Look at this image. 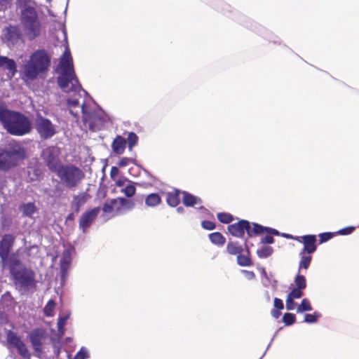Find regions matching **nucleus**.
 I'll use <instances>...</instances> for the list:
<instances>
[{
    "mask_svg": "<svg viewBox=\"0 0 359 359\" xmlns=\"http://www.w3.org/2000/svg\"><path fill=\"white\" fill-rule=\"evenodd\" d=\"M59 74L57 83L66 93H72L73 95L67 100L69 112L74 117H77L80 112L83 115V120L87 121L90 118V114L87 109V92L82 89L81 84L74 70L73 60L70 51L66 48L56 69Z\"/></svg>",
    "mask_w": 359,
    "mask_h": 359,
    "instance_id": "obj_1",
    "label": "nucleus"
},
{
    "mask_svg": "<svg viewBox=\"0 0 359 359\" xmlns=\"http://www.w3.org/2000/svg\"><path fill=\"white\" fill-rule=\"evenodd\" d=\"M50 66V55L45 50H36L20 65V74L23 80L34 81L48 72Z\"/></svg>",
    "mask_w": 359,
    "mask_h": 359,
    "instance_id": "obj_2",
    "label": "nucleus"
},
{
    "mask_svg": "<svg viewBox=\"0 0 359 359\" xmlns=\"http://www.w3.org/2000/svg\"><path fill=\"white\" fill-rule=\"evenodd\" d=\"M0 122L4 128L11 135L22 136L32 130L31 122L24 114L8 109L0 104Z\"/></svg>",
    "mask_w": 359,
    "mask_h": 359,
    "instance_id": "obj_3",
    "label": "nucleus"
},
{
    "mask_svg": "<svg viewBox=\"0 0 359 359\" xmlns=\"http://www.w3.org/2000/svg\"><path fill=\"white\" fill-rule=\"evenodd\" d=\"M20 21L24 34L30 41L41 34V25L36 9L31 6H25L21 11Z\"/></svg>",
    "mask_w": 359,
    "mask_h": 359,
    "instance_id": "obj_4",
    "label": "nucleus"
},
{
    "mask_svg": "<svg viewBox=\"0 0 359 359\" xmlns=\"http://www.w3.org/2000/svg\"><path fill=\"white\" fill-rule=\"evenodd\" d=\"M25 149L18 142H13L6 149H0V170H8L25 158Z\"/></svg>",
    "mask_w": 359,
    "mask_h": 359,
    "instance_id": "obj_5",
    "label": "nucleus"
},
{
    "mask_svg": "<svg viewBox=\"0 0 359 359\" xmlns=\"http://www.w3.org/2000/svg\"><path fill=\"white\" fill-rule=\"evenodd\" d=\"M228 230L232 236L238 238H242L244 236L245 231H247L250 237L252 236L254 234H262L264 232L279 235V231L275 229L263 226L257 223L250 224V223L246 220H241L237 223L229 225Z\"/></svg>",
    "mask_w": 359,
    "mask_h": 359,
    "instance_id": "obj_6",
    "label": "nucleus"
},
{
    "mask_svg": "<svg viewBox=\"0 0 359 359\" xmlns=\"http://www.w3.org/2000/svg\"><path fill=\"white\" fill-rule=\"evenodd\" d=\"M55 172L62 184L68 189L76 187L85 177L83 172L72 164L62 165Z\"/></svg>",
    "mask_w": 359,
    "mask_h": 359,
    "instance_id": "obj_7",
    "label": "nucleus"
},
{
    "mask_svg": "<svg viewBox=\"0 0 359 359\" xmlns=\"http://www.w3.org/2000/svg\"><path fill=\"white\" fill-rule=\"evenodd\" d=\"M12 276L16 288L22 293L32 291L36 287L34 273L29 269L22 268Z\"/></svg>",
    "mask_w": 359,
    "mask_h": 359,
    "instance_id": "obj_8",
    "label": "nucleus"
},
{
    "mask_svg": "<svg viewBox=\"0 0 359 359\" xmlns=\"http://www.w3.org/2000/svg\"><path fill=\"white\" fill-rule=\"evenodd\" d=\"M46 330L41 327L33 329L28 334V339L34 350V355L40 358L43 353V345L48 339Z\"/></svg>",
    "mask_w": 359,
    "mask_h": 359,
    "instance_id": "obj_9",
    "label": "nucleus"
},
{
    "mask_svg": "<svg viewBox=\"0 0 359 359\" xmlns=\"http://www.w3.org/2000/svg\"><path fill=\"white\" fill-rule=\"evenodd\" d=\"M35 128L41 138L43 140L50 139L56 133L55 125L41 114L36 116Z\"/></svg>",
    "mask_w": 359,
    "mask_h": 359,
    "instance_id": "obj_10",
    "label": "nucleus"
},
{
    "mask_svg": "<svg viewBox=\"0 0 359 359\" xmlns=\"http://www.w3.org/2000/svg\"><path fill=\"white\" fill-rule=\"evenodd\" d=\"M6 339L8 345L17 350L18 353L23 359H31V353L22 340L21 337L12 330H8L6 333Z\"/></svg>",
    "mask_w": 359,
    "mask_h": 359,
    "instance_id": "obj_11",
    "label": "nucleus"
},
{
    "mask_svg": "<svg viewBox=\"0 0 359 359\" xmlns=\"http://www.w3.org/2000/svg\"><path fill=\"white\" fill-rule=\"evenodd\" d=\"M59 150L55 147H49L43 150L41 157L46 162L49 170L55 172L62 165L58 158Z\"/></svg>",
    "mask_w": 359,
    "mask_h": 359,
    "instance_id": "obj_12",
    "label": "nucleus"
},
{
    "mask_svg": "<svg viewBox=\"0 0 359 359\" xmlns=\"http://www.w3.org/2000/svg\"><path fill=\"white\" fill-rule=\"evenodd\" d=\"M100 208H94L83 212L79 218V229L83 233H86L91 226L98 214L100 213Z\"/></svg>",
    "mask_w": 359,
    "mask_h": 359,
    "instance_id": "obj_13",
    "label": "nucleus"
},
{
    "mask_svg": "<svg viewBox=\"0 0 359 359\" xmlns=\"http://www.w3.org/2000/svg\"><path fill=\"white\" fill-rule=\"evenodd\" d=\"M182 194V203L185 206L195 208L196 210L201 211L203 214H205L208 212V210L203 205L202 200L199 197L194 196L186 191H183Z\"/></svg>",
    "mask_w": 359,
    "mask_h": 359,
    "instance_id": "obj_14",
    "label": "nucleus"
},
{
    "mask_svg": "<svg viewBox=\"0 0 359 359\" xmlns=\"http://www.w3.org/2000/svg\"><path fill=\"white\" fill-rule=\"evenodd\" d=\"M1 263L3 267H8L11 274L13 276L15 273L25 268L15 255H8L5 259H1Z\"/></svg>",
    "mask_w": 359,
    "mask_h": 359,
    "instance_id": "obj_15",
    "label": "nucleus"
},
{
    "mask_svg": "<svg viewBox=\"0 0 359 359\" xmlns=\"http://www.w3.org/2000/svg\"><path fill=\"white\" fill-rule=\"evenodd\" d=\"M0 70L8 71L7 77L11 79L18 72L17 64L13 59L6 56H0Z\"/></svg>",
    "mask_w": 359,
    "mask_h": 359,
    "instance_id": "obj_16",
    "label": "nucleus"
},
{
    "mask_svg": "<svg viewBox=\"0 0 359 359\" xmlns=\"http://www.w3.org/2000/svg\"><path fill=\"white\" fill-rule=\"evenodd\" d=\"M15 241V236L11 234L4 235L0 240V258L5 259L10 255Z\"/></svg>",
    "mask_w": 359,
    "mask_h": 359,
    "instance_id": "obj_17",
    "label": "nucleus"
},
{
    "mask_svg": "<svg viewBox=\"0 0 359 359\" xmlns=\"http://www.w3.org/2000/svg\"><path fill=\"white\" fill-rule=\"evenodd\" d=\"M102 210L110 218L122 215L118 198L106 202L102 208Z\"/></svg>",
    "mask_w": 359,
    "mask_h": 359,
    "instance_id": "obj_18",
    "label": "nucleus"
},
{
    "mask_svg": "<svg viewBox=\"0 0 359 359\" xmlns=\"http://www.w3.org/2000/svg\"><path fill=\"white\" fill-rule=\"evenodd\" d=\"M73 249L68 248L66 249L61 257L60 259V273H61V277L62 280L65 281L67 269L69 268V266L72 262V252Z\"/></svg>",
    "mask_w": 359,
    "mask_h": 359,
    "instance_id": "obj_19",
    "label": "nucleus"
},
{
    "mask_svg": "<svg viewBox=\"0 0 359 359\" xmlns=\"http://www.w3.org/2000/svg\"><path fill=\"white\" fill-rule=\"evenodd\" d=\"M304 242L302 243L304 248L300 251V252H303L304 254L311 255L313 254L317 248L316 242L317 238L316 235L309 234L306 235V238L303 239Z\"/></svg>",
    "mask_w": 359,
    "mask_h": 359,
    "instance_id": "obj_20",
    "label": "nucleus"
},
{
    "mask_svg": "<svg viewBox=\"0 0 359 359\" xmlns=\"http://www.w3.org/2000/svg\"><path fill=\"white\" fill-rule=\"evenodd\" d=\"M4 36L7 41L14 45L20 40L21 33L18 27L9 26L5 30Z\"/></svg>",
    "mask_w": 359,
    "mask_h": 359,
    "instance_id": "obj_21",
    "label": "nucleus"
},
{
    "mask_svg": "<svg viewBox=\"0 0 359 359\" xmlns=\"http://www.w3.org/2000/svg\"><path fill=\"white\" fill-rule=\"evenodd\" d=\"M88 198V194L84 192L74 196L73 199L71 202V208L74 210L75 212L78 213L80 211L81 208L87 202Z\"/></svg>",
    "mask_w": 359,
    "mask_h": 359,
    "instance_id": "obj_22",
    "label": "nucleus"
},
{
    "mask_svg": "<svg viewBox=\"0 0 359 359\" xmlns=\"http://www.w3.org/2000/svg\"><path fill=\"white\" fill-rule=\"evenodd\" d=\"M126 147V140L121 135H117L113 140L111 149L116 154H122L124 153Z\"/></svg>",
    "mask_w": 359,
    "mask_h": 359,
    "instance_id": "obj_23",
    "label": "nucleus"
},
{
    "mask_svg": "<svg viewBox=\"0 0 359 359\" xmlns=\"http://www.w3.org/2000/svg\"><path fill=\"white\" fill-rule=\"evenodd\" d=\"M54 183L53 188L49 191H45V192L51 198H60L64 193V188L59 181L53 180Z\"/></svg>",
    "mask_w": 359,
    "mask_h": 359,
    "instance_id": "obj_24",
    "label": "nucleus"
},
{
    "mask_svg": "<svg viewBox=\"0 0 359 359\" xmlns=\"http://www.w3.org/2000/svg\"><path fill=\"white\" fill-rule=\"evenodd\" d=\"M299 267H298V272L300 273V271L302 269L307 270L311 264V255L309 254H304L303 252H299Z\"/></svg>",
    "mask_w": 359,
    "mask_h": 359,
    "instance_id": "obj_25",
    "label": "nucleus"
},
{
    "mask_svg": "<svg viewBox=\"0 0 359 359\" xmlns=\"http://www.w3.org/2000/svg\"><path fill=\"white\" fill-rule=\"evenodd\" d=\"M167 203L171 207H176L180 203L179 192L176 190L165 194Z\"/></svg>",
    "mask_w": 359,
    "mask_h": 359,
    "instance_id": "obj_26",
    "label": "nucleus"
},
{
    "mask_svg": "<svg viewBox=\"0 0 359 359\" xmlns=\"http://www.w3.org/2000/svg\"><path fill=\"white\" fill-rule=\"evenodd\" d=\"M20 210L24 216L32 217L36 211V208L34 203H27L20 205Z\"/></svg>",
    "mask_w": 359,
    "mask_h": 359,
    "instance_id": "obj_27",
    "label": "nucleus"
},
{
    "mask_svg": "<svg viewBox=\"0 0 359 359\" xmlns=\"http://www.w3.org/2000/svg\"><path fill=\"white\" fill-rule=\"evenodd\" d=\"M161 203V196L156 193L147 195L145 198V204L149 207H156Z\"/></svg>",
    "mask_w": 359,
    "mask_h": 359,
    "instance_id": "obj_28",
    "label": "nucleus"
},
{
    "mask_svg": "<svg viewBox=\"0 0 359 359\" xmlns=\"http://www.w3.org/2000/svg\"><path fill=\"white\" fill-rule=\"evenodd\" d=\"M118 203L121 208V213L124 214L126 211L133 208L135 203L130 199H126L123 197L118 198Z\"/></svg>",
    "mask_w": 359,
    "mask_h": 359,
    "instance_id": "obj_29",
    "label": "nucleus"
},
{
    "mask_svg": "<svg viewBox=\"0 0 359 359\" xmlns=\"http://www.w3.org/2000/svg\"><path fill=\"white\" fill-rule=\"evenodd\" d=\"M243 249L237 242H229L226 245V251L232 255H238L243 252Z\"/></svg>",
    "mask_w": 359,
    "mask_h": 359,
    "instance_id": "obj_30",
    "label": "nucleus"
},
{
    "mask_svg": "<svg viewBox=\"0 0 359 359\" xmlns=\"http://www.w3.org/2000/svg\"><path fill=\"white\" fill-rule=\"evenodd\" d=\"M210 241L217 245L222 246L225 243V238L219 232H214L209 234Z\"/></svg>",
    "mask_w": 359,
    "mask_h": 359,
    "instance_id": "obj_31",
    "label": "nucleus"
},
{
    "mask_svg": "<svg viewBox=\"0 0 359 359\" xmlns=\"http://www.w3.org/2000/svg\"><path fill=\"white\" fill-rule=\"evenodd\" d=\"M262 283L264 287H271L273 291L277 290V280L273 278L272 274H269L264 278H262Z\"/></svg>",
    "mask_w": 359,
    "mask_h": 359,
    "instance_id": "obj_32",
    "label": "nucleus"
},
{
    "mask_svg": "<svg viewBox=\"0 0 359 359\" xmlns=\"http://www.w3.org/2000/svg\"><path fill=\"white\" fill-rule=\"evenodd\" d=\"M313 310L310 301L305 298L303 299L301 304L298 305L297 308V312L298 313H302L306 311H311Z\"/></svg>",
    "mask_w": 359,
    "mask_h": 359,
    "instance_id": "obj_33",
    "label": "nucleus"
},
{
    "mask_svg": "<svg viewBox=\"0 0 359 359\" xmlns=\"http://www.w3.org/2000/svg\"><path fill=\"white\" fill-rule=\"evenodd\" d=\"M138 140L139 138L135 133L130 132L128 133L126 144H128L129 151H132L133 147L137 144Z\"/></svg>",
    "mask_w": 359,
    "mask_h": 359,
    "instance_id": "obj_34",
    "label": "nucleus"
},
{
    "mask_svg": "<svg viewBox=\"0 0 359 359\" xmlns=\"http://www.w3.org/2000/svg\"><path fill=\"white\" fill-rule=\"evenodd\" d=\"M273 252V248L270 246H263L257 250V255L259 258H267Z\"/></svg>",
    "mask_w": 359,
    "mask_h": 359,
    "instance_id": "obj_35",
    "label": "nucleus"
},
{
    "mask_svg": "<svg viewBox=\"0 0 359 359\" xmlns=\"http://www.w3.org/2000/svg\"><path fill=\"white\" fill-rule=\"evenodd\" d=\"M136 189L130 182H128L127 184L123 187L121 190V193H123L127 197H132L135 194Z\"/></svg>",
    "mask_w": 359,
    "mask_h": 359,
    "instance_id": "obj_36",
    "label": "nucleus"
},
{
    "mask_svg": "<svg viewBox=\"0 0 359 359\" xmlns=\"http://www.w3.org/2000/svg\"><path fill=\"white\" fill-rule=\"evenodd\" d=\"M321 317V314L317 311L313 313H307L304 316V322L306 323H315Z\"/></svg>",
    "mask_w": 359,
    "mask_h": 359,
    "instance_id": "obj_37",
    "label": "nucleus"
},
{
    "mask_svg": "<svg viewBox=\"0 0 359 359\" xmlns=\"http://www.w3.org/2000/svg\"><path fill=\"white\" fill-rule=\"evenodd\" d=\"M237 263L241 266H250L252 265V261L248 255H238L237 256Z\"/></svg>",
    "mask_w": 359,
    "mask_h": 359,
    "instance_id": "obj_38",
    "label": "nucleus"
},
{
    "mask_svg": "<svg viewBox=\"0 0 359 359\" xmlns=\"http://www.w3.org/2000/svg\"><path fill=\"white\" fill-rule=\"evenodd\" d=\"M294 283L297 288L304 290L306 287V282L304 276L299 274V272L294 278Z\"/></svg>",
    "mask_w": 359,
    "mask_h": 359,
    "instance_id": "obj_39",
    "label": "nucleus"
},
{
    "mask_svg": "<svg viewBox=\"0 0 359 359\" xmlns=\"http://www.w3.org/2000/svg\"><path fill=\"white\" fill-rule=\"evenodd\" d=\"M55 306V302L52 299L49 300L43 309L45 316L48 317L53 316Z\"/></svg>",
    "mask_w": 359,
    "mask_h": 359,
    "instance_id": "obj_40",
    "label": "nucleus"
},
{
    "mask_svg": "<svg viewBox=\"0 0 359 359\" xmlns=\"http://www.w3.org/2000/svg\"><path fill=\"white\" fill-rule=\"evenodd\" d=\"M90 357L89 350L85 347L82 346L80 350L76 353L74 359H87Z\"/></svg>",
    "mask_w": 359,
    "mask_h": 359,
    "instance_id": "obj_41",
    "label": "nucleus"
},
{
    "mask_svg": "<svg viewBox=\"0 0 359 359\" xmlns=\"http://www.w3.org/2000/svg\"><path fill=\"white\" fill-rule=\"evenodd\" d=\"M68 318H69V315L60 316L58 318L57 325V330H58L59 332L63 333V329H64V327H65Z\"/></svg>",
    "mask_w": 359,
    "mask_h": 359,
    "instance_id": "obj_42",
    "label": "nucleus"
},
{
    "mask_svg": "<svg viewBox=\"0 0 359 359\" xmlns=\"http://www.w3.org/2000/svg\"><path fill=\"white\" fill-rule=\"evenodd\" d=\"M296 320L295 315L290 313H286L284 314L283 317V321L285 325H292Z\"/></svg>",
    "mask_w": 359,
    "mask_h": 359,
    "instance_id": "obj_43",
    "label": "nucleus"
},
{
    "mask_svg": "<svg viewBox=\"0 0 359 359\" xmlns=\"http://www.w3.org/2000/svg\"><path fill=\"white\" fill-rule=\"evenodd\" d=\"M217 218L219 220V222H221L222 223H224V224H229L233 219V217L231 215H230L229 213H224V212L219 213L217 215Z\"/></svg>",
    "mask_w": 359,
    "mask_h": 359,
    "instance_id": "obj_44",
    "label": "nucleus"
},
{
    "mask_svg": "<svg viewBox=\"0 0 359 359\" xmlns=\"http://www.w3.org/2000/svg\"><path fill=\"white\" fill-rule=\"evenodd\" d=\"M303 290L294 287L292 290V291L287 294L292 299H299L303 295Z\"/></svg>",
    "mask_w": 359,
    "mask_h": 359,
    "instance_id": "obj_45",
    "label": "nucleus"
},
{
    "mask_svg": "<svg viewBox=\"0 0 359 359\" xmlns=\"http://www.w3.org/2000/svg\"><path fill=\"white\" fill-rule=\"evenodd\" d=\"M334 236V233L326 232L322 233L318 235L320 238V243H323L325 242L328 241Z\"/></svg>",
    "mask_w": 359,
    "mask_h": 359,
    "instance_id": "obj_46",
    "label": "nucleus"
},
{
    "mask_svg": "<svg viewBox=\"0 0 359 359\" xmlns=\"http://www.w3.org/2000/svg\"><path fill=\"white\" fill-rule=\"evenodd\" d=\"M355 229V226H350L340 229L335 233L339 235H349L353 233Z\"/></svg>",
    "mask_w": 359,
    "mask_h": 359,
    "instance_id": "obj_47",
    "label": "nucleus"
},
{
    "mask_svg": "<svg viewBox=\"0 0 359 359\" xmlns=\"http://www.w3.org/2000/svg\"><path fill=\"white\" fill-rule=\"evenodd\" d=\"M134 163L133 158L123 157L120 159V161L118 162L117 164L119 167H125V166L128 165L130 163Z\"/></svg>",
    "mask_w": 359,
    "mask_h": 359,
    "instance_id": "obj_48",
    "label": "nucleus"
},
{
    "mask_svg": "<svg viewBox=\"0 0 359 359\" xmlns=\"http://www.w3.org/2000/svg\"><path fill=\"white\" fill-rule=\"evenodd\" d=\"M267 235L263 236L261 238V243L262 244H273L274 243V238H273V234H271L269 233H267Z\"/></svg>",
    "mask_w": 359,
    "mask_h": 359,
    "instance_id": "obj_49",
    "label": "nucleus"
},
{
    "mask_svg": "<svg viewBox=\"0 0 359 359\" xmlns=\"http://www.w3.org/2000/svg\"><path fill=\"white\" fill-rule=\"evenodd\" d=\"M294 305L295 302H294V299L287 295L286 299V309L288 311H292L294 309Z\"/></svg>",
    "mask_w": 359,
    "mask_h": 359,
    "instance_id": "obj_50",
    "label": "nucleus"
},
{
    "mask_svg": "<svg viewBox=\"0 0 359 359\" xmlns=\"http://www.w3.org/2000/svg\"><path fill=\"white\" fill-rule=\"evenodd\" d=\"M202 227L207 230H213L215 228V224L210 221H203Z\"/></svg>",
    "mask_w": 359,
    "mask_h": 359,
    "instance_id": "obj_51",
    "label": "nucleus"
},
{
    "mask_svg": "<svg viewBox=\"0 0 359 359\" xmlns=\"http://www.w3.org/2000/svg\"><path fill=\"white\" fill-rule=\"evenodd\" d=\"M273 306H274V308L278 309V310H282L284 308V305H283V301L280 299L277 298V297H276L274 299Z\"/></svg>",
    "mask_w": 359,
    "mask_h": 359,
    "instance_id": "obj_52",
    "label": "nucleus"
},
{
    "mask_svg": "<svg viewBox=\"0 0 359 359\" xmlns=\"http://www.w3.org/2000/svg\"><path fill=\"white\" fill-rule=\"evenodd\" d=\"M241 273H242L243 274H244L245 277L248 280H252V279H253V278H255V275L254 272L250 271L242 270V271H241Z\"/></svg>",
    "mask_w": 359,
    "mask_h": 359,
    "instance_id": "obj_53",
    "label": "nucleus"
},
{
    "mask_svg": "<svg viewBox=\"0 0 359 359\" xmlns=\"http://www.w3.org/2000/svg\"><path fill=\"white\" fill-rule=\"evenodd\" d=\"M12 0H0V9L7 8L11 4Z\"/></svg>",
    "mask_w": 359,
    "mask_h": 359,
    "instance_id": "obj_54",
    "label": "nucleus"
},
{
    "mask_svg": "<svg viewBox=\"0 0 359 359\" xmlns=\"http://www.w3.org/2000/svg\"><path fill=\"white\" fill-rule=\"evenodd\" d=\"M128 181L126 180H118L116 181V185L118 187H124L127 183H128Z\"/></svg>",
    "mask_w": 359,
    "mask_h": 359,
    "instance_id": "obj_55",
    "label": "nucleus"
},
{
    "mask_svg": "<svg viewBox=\"0 0 359 359\" xmlns=\"http://www.w3.org/2000/svg\"><path fill=\"white\" fill-rule=\"evenodd\" d=\"M118 174V169L116 167H112L110 172V175L112 179H114L115 176Z\"/></svg>",
    "mask_w": 359,
    "mask_h": 359,
    "instance_id": "obj_56",
    "label": "nucleus"
},
{
    "mask_svg": "<svg viewBox=\"0 0 359 359\" xmlns=\"http://www.w3.org/2000/svg\"><path fill=\"white\" fill-rule=\"evenodd\" d=\"M271 316L276 319H278L280 316V312L276 309L271 310Z\"/></svg>",
    "mask_w": 359,
    "mask_h": 359,
    "instance_id": "obj_57",
    "label": "nucleus"
},
{
    "mask_svg": "<svg viewBox=\"0 0 359 359\" xmlns=\"http://www.w3.org/2000/svg\"><path fill=\"white\" fill-rule=\"evenodd\" d=\"M304 238H306V235L305 236H293V238L292 239L298 241L299 243H302L304 242L303 239H304Z\"/></svg>",
    "mask_w": 359,
    "mask_h": 359,
    "instance_id": "obj_58",
    "label": "nucleus"
},
{
    "mask_svg": "<svg viewBox=\"0 0 359 359\" xmlns=\"http://www.w3.org/2000/svg\"><path fill=\"white\" fill-rule=\"evenodd\" d=\"M278 236H283L284 238H290V239H292L293 238V236L292 235L288 234V233H280L279 232V235Z\"/></svg>",
    "mask_w": 359,
    "mask_h": 359,
    "instance_id": "obj_59",
    "label": "nucleus"
},
{
    "mask_svg": "<svg viewBox=\"0 0 359 359\" xmlns=\"http://www.w3.org/2000/svg\"><path fill=\"white\" fill-rule=\"evenodd\" d=\"M261 275H262V278H264L265 277L269 276V274L266 273V269L264 268L262 269Z\"/></svg>",
    "mask_w": 359,
    "mask_h": 359,
    "instance_id": "obj_60",
    "label": "nucleus"
},
{
    "mask_svg": "<svg viewBox=\"0 0 359 359\" xmlns=\"http://www.w3.org/2000/svg\"><path fill=\"white\" fill-rule=\"evenodd\" d=\"M177 212L178 213H180V214H182V213H184V208L183 207H182V206L178 207V208H177Z\"/></svg>",
    "mask_w": 359,
    "mask_h": 359,
    "instance_id": "obj_61",
    "label": "nucleus"
},
{
    "mask_svg": "<svg viewBox=\"0 0 359 359\" xmlns=\"http://www.w3.org/2000/svg\"><path fill=\"white\" fill-rule=\"evenodd\" d=\"M265 298L267 302H269L271 301V297L269 295V292L267 291L265 292Z\"/></svg>",
    "mask_w": 359,
    "mask_h": 359,
    "instance_id": "obj_62",
    "label": "nucleus"
},
{
    "mask_svg": "<svg viewBox=\"0 0 359 359\" xmlns=\"http://www.w3.org/2000/svg\"><path fill=\"white\" fill-rule=\"evenodd\" d=\"M74 217V215L73 214H69L68 216H67V219H72Z\"/></svg>",
    "mask_w": 359,
    "mask_h": 359,
    "instance_id": "obj_63",
    "label": "nucleus"
},
{
    "mask_svg": "<svg viewBox=\"0 0 359 359\" xmlns=\"http://www.w3.org/2000/svg\"><path fill=\"white\" fill-rule=\"evenodd\" d=\"M271 341H273V339H272ZM271 342H272V341H271V342H270V344H269V346H267V348H266V351L269 348V347H270V346H271Z\"/></svg>",
    "mask_w": 359,
    "mask_h": 359,
    "instance_id": "obj_64",
    "label": "nucleus"
}]
</instances>
